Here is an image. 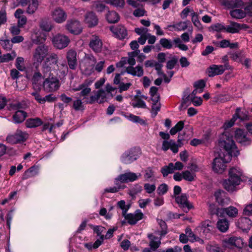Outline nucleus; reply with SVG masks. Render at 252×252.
<instances>
[{
	"mask_svg": "<svg viewBox=\"0 0 252 252\" xmlns=\"http://www.w3.org/2000/svg\"><path fill=\"white\" fill-rule=\"evenodd\" d=\"M41 28L45 31L49 32L52 29V24L46 21H43L40 24Z\"/></svg>",
	"mask_w": 252,
	"mask_h": 252,
	"instance_id": "774afa93",
	"label": "nucleus"
},
{
	"mask_svg": "<svg viewBox=\"0 0 252 252\" xmlns=\"http://www.w3.org/2000/svg\"><path fill=\"white\" fill-rule=\"evenodd\" d=\"M140 154L138 148H132L125 152L121 157V161L125 164H129L137 159Z\"/></svg>",
	"mask_w": 252,
	"mask_h": 252,
	"instance_id": "9b49d317",
	"label": "nucleus"
},
{
	"mask_svg": "<svg viewBox=\"0 0 252 252\" xmlns=\"http://www.w3.org/2000/svg\"><path fill=\"white\" fill-rule=\"evenodd\" d=\"M230 69V65L228 63L224 65L212 64L206 70V73L208 76L214 77L215 76L221 75L226 69Z\"/></svg>",
	"mask_w": 252,
	"mask_h": 252,
	"instance_id": "f8f14e48",
	"label": "nucleus"
},
{
	"mask_svg": "<svg viewBox=\"0 0 252 252\" xmlns=\"http://www.w3.org/2000/svg\"><path fill=\"white\" fill-rule=\"evenodd\" d=\"M43 83L44 90L47 92H54L57 91L60 87L59 80L55 76H47Z\"/></svg>",
	"mask_w": 252,
	"mask_h": 252,
	"instance_id": "9d476101",
	"label": "nucleus"
},
{
	"mask_svg": "<svg viewBox=\"0 0 252 252\" xmlns=\"http://www.w3.org/2000/svg\"><path fill=\"white\" fill-rule=\"evenodd\" d=\"M148 29L146 28H135L134 30L135 32L138 35L142 36V35H146L147 36V35L149 33H148Z\"/></svg>",
	"mask_w": 252,
	"mask_h": 252,
	"instance_id": "338daca9",
	"label": "nucleus"
},
{
	"mask_svg": "<svg viewBox=\"0 0 252 252\" xmlns=\"http://www.w3.org/2000/svg\"><path fill=\"white\" fill-rule=\"evenodd\" d=\"M131 106H132L134 108H146L147 105L145 102L141 100V99H136L135 100L133 101L131 103Z\"/></svg>",
	"mask_w": 252,
	"mask_h": 252,
	"instance_id": "6e6d98bb",
	"label": "nucleus"
},
{
	"mask_svg": "<svg viewBox=\"0 0 252 252\" xmlns=\"http://www.w3.org/2000/svg\"><path fill=\"white\" fill-rule=\"evenodd\" d=\"M42 78V75L39 72H36L34 73L32 81L34 88L39 87L41 83Z\"/></svg>",
	"mask_w": 252,
	"mask_h": 252,
	"instance_id": "4c0bfd02",
	"label": "nucleus"
},
{
	"mask_svg": "<svg viewBox=\"0 0 252 252\" xmlns=\"http://www.w3.org/2000/svg\"><path fill=\"white\" fill-rule=\"evenodd\" d=\"M225 27L226 32L231 33L238 32L241 29L239 24L233 22H230V24Z\"/></svg>",
	"mask_w": 252,
	"mask_h": 252,
	"instance_id": "f704fd0d",
	"label": "nucleus"
},
{
	"mask_svg": "<svg viewBox=\"0 0 252 252\" xmlns=\"http://www.w3.org/2000/svg\"><path fill=\"white\" fill-rule=\"evenodd\" d=\"M173 43V41L172 42L171 39L165 38H161L159 40V43L161 46L166 49H172L174 46Z\"/></svg>",
	"mask_w": 252,
	"mask_h": 252,
	"instance_id": "a18cd8bd",
	"label": "nucleus"
},
{
	"mask_svg": "<svg viewBox=\"0 0 252 252\" xmlns=\"http://www.w3.org/2000/svg\"><path fill=\"white\" fill-rule=\"evenodd\" d=\"M85 23L89 27L95 26L98 23V19L95 14L92 12L87 13L85 17Z\"/></svg>",
	"mask_w": 252,
	"mask_h": 252,
	"instance_id": "cd10ccee",
	"label": "nucleus"
},
{
	"mask_svg": "<svg viewBox=\"0 0 252 252\" xmlns=\"http://www.w3.org/2000/svg\"><path fill=\"white\" fill-rule=\"evenodd\" d=\"M243 172L240 168L235 167L230 168L228 179L225 180L223 183L224 188L229 191H234L236 186L240 184Z\"/></svg>",
	"mask_w": 252,
	"mask_h": 252,
	"instance_id": "7ed1b4c3",
	"label": "nucleus"
},
{
	"mask_svg": "<svg viewBox=\"0 0 252 252\" xmlns=\"http://www.w3.org/2000/svg\"><path fill=\"white\" fill-rule=\"evenodd\" d=\"M235 138L236 140L243 145H247L250 143V138L247 133L243 129H238L235 131Z\"/></svg>",
	"mask_w": 252,
	"mask_h": 252,
	"instance_id": "b1692460",
	"label": "nucleus"
},
{
	"mask_svg": "<svg viewBox=\"0 0 252 252\" xmlns=\"http://www.w3.org/2000/svg\"><path fill=\"white\" fill-rule=\"evenodd\" d=\"M126 72L133 76L141 77L143 75L144 71L142 66L137 65L135 67L129 66L126 68Z\"/></svg>",
	"mask_w": 252,
	"mask_h": 252,
	"instance_id": "c85d7f7f",
	"label": "nucleus"
},
{
	"mask_svg": "<svg viewBox=\"0 0 252 252\" xmlns=\"http://www.w3.org/2000/svg\"><path fill=\"white\" fill-rule=\"evenodd\" d=\"M0 43L3 49L9 50L11 49L12 45L8 39H0Z\"/></svg>",
	"mask_w": 252,
	"mask_h": 252,
	"instance_id": "052dcab7",
	"label": "nucleus"
},
{
	"mask_svg": "<svg viewBox=\"0 0 252 252\" xmlns=\"http://www.w3.org/2000/svg\"><path fill=\"white\" fill-rule=\"evenodd\" d=\"M144 189L147 193H152L156 190V187L155 184L146 183L144 185Z\"/></svg>",
	"mask_w": 252,
	"mask_h": 252,
	"instance_id": "69168bd1",
	"label": "nucleus"
},
{
	"mask_svg": "<svg viewBox=\"0 0 252 252\" xmlns=\"http://www.w3.org/2000/svg\"><path fill=\"white\" fill-rule=\"evenodd\" d=\"M49 53V48L47 45L40 44L37 46L32 53L34 64L37 65L40 64L48 57Z\"/></svg>",
	"mask_w": 252,
	"mask_h": 252,
	"instance_id": "39448f33",
	"label": "nucleus"
},
{
	"mask_svg": "<svg viewBox=\"0 0 252 252\" xmlns=\"http://www.w3.org/2000/svg\"><path fill=\"white\" fill-rule=\"evenodd\" d=\"M102 45V42L98 36L93 35L91 36L89 42V47L94 52H100L101 51Z\"/></svg>",
	"mask_w": 252,
	"mask_h": 252,
	"instance_id": "6ab92c4d",
	"label": "nucleus"
},
{
	"mask_svg": "<svg viewBox=\"0 0 252 252\" xmlns=\"http://www.w3.org/2000/svg\"><path fill=\"white\" fill-rule=\"evenodd\" d=\"M219 145L225 151L224 153L219 154L213 161L212 168L214 172L221 174L226 168V164L229 162L232 156H237L239 154L232 137L228 135L227 131H225L220 138Z\"/></svg>",
	"mask_w": 252,
	"mask_h": 252,
	"instance_id": "f257e3e1",
	"label": "nucleus"
},
{
	"mask_svg": "<svg viewBox=\"0 0 252 252\" xmlns=\"http://www.w3.org/2000/svg\"><path fill=\"white\" fill-rule=\"evenodd\" d=\"M223 212L225 213L229 217L232 218L236 217L238 214V209L233 206H230L229 207L224 208L223 209Z\"/></svg>",
	"mask_w": 252,
	"mask_h": 252,
	"instance_id": "49530a36",
	"label": "nucleus"
},
{
	"mask_svg": "<svg viewBox=\"0 0 252 252\" xmlns=\"http://www.w3.org/2000/svg\"><path fill=\"white\" fill-rule=\"evenodd\" d=\"M184 126V123L183 121L179 122L174 127H173L170 131V133L172 135L176 134L178 131L181 130Z\"/></svg>",
	"mask_w": 252,
	"mask_h": 252,
	"instance_id": "603ef678",
	"label": "nucleus"
},
{
	"mask_svg": "<svg viewBox=\"0 0 252 252\" xmlns=\"http://www.w3.org/2000/svg\"><path fill=\"white\" fill-rule=\"evenodd\" d=\"M161 104L160 102H153L151 110V115L152 117H155L158 112L160 110Z\"/></svg>",
	"mask_w": 252,
	"mask_h": 252,
	"instance_id": "864d4df0",
	"label": "nucleus"
},
{
	"mask_svg": "<svg viewBox=\"0 0 252 252\" xmlns=\"http://www.w3.org/2000/svg\"><path fill=\"white\" fill-rule=\"evenodd\" d=\"M161 172L164 177H167L168 174L173 173V163L171 162L168 165L162 167L161 168Z\"/></svg>",
	"mask_w": 252,
	"mask_h": 252,
	"instance_id": "c03bdc74",
	"label": "nucleus"
},
{
	"mask_svg": "<svg viewBox=\"0 0 252 252\" xmlns=\"http://www.w3.org/2000/svg\"><path fill=\"white\" fill-rule=\"evenodd\" d=\"M29 134L25 131L17 129L13 135L7 136L6 140L10 143H22L25 142L28 138Z\"/></svg>",
	"mask_w": 252,
	"mask_h": 252,
	"instance_id": "ddd939ff",
	"label": "nucleus"
},
{
	"mask_svg": "<svg viewBox=\"0 0 252 252\" xmlns=\"http://www.w3.org/2000/svg\"><path fill=\"white\" fill-rule=\"evenodd\" d=\"M173 43L175 47H178L182 51H187L189 49L186 45L182 43L181 39L178 37L173 39Z\"/></svg>",
	"mask_w": 252,
	"mask_h": 252,
	"instance_id": "3c124183",
	"label": "nucleus"
},
{
	"mask_svg": "<svg viewBox=\"0 0 252 252\" xmlns=\"http://www.w3.org/2000/svg\"><path fill=\"white\" fill-rule=\"evenodd\" d=\"M125 117L133 123H138L141 125H145L146 124V122L141 119L139 116L131 114H128V115H125Z\"/></svg>",
	"mask_w": 252,
	"mask_h": 252,
	"instance_id": "58836bf2",
	"label": "nucleus"
},
{
	"mask_svg": "<svg viewBox=\"0 0 252 252\" xmlns=\"http://www.w3.org/2000/svg\"><path fill=\"white\" fill-rule=\"evenodd\" d=\"M72 108L76 111H83L85 109L83 102L79 98H76L73 101Z\"/></svg>",
	"mask_w": 252,
	"mask_h": 252,
	"instance_id": "a19ab883",
	"label": "nucleus"
},
{
	"mask_svg": "<svg viewBox=\"0 0 252 252\" xmlns=\"http://www.w3.org/2000/svg\"><path fill=\"white\" fill-rule=\"evenodd\" d=\"M113 95H109L106 90L100 89L94 92V94L91 95L90 98L86 100V104H93L95 102L102 103L113 97Z\"/></svg>",
	"mask_w": 252,
	"mask_h": 252,
	"instance_id": "0eeeda50",
	"label": "nucleus"
},
{
	"mask_svg": "<svg viewBox=\"0 0 252 252\" xmlns=\"http://www.w3.org/2000/svg\"><path fill=\"white\" fill-rule=\"evenodd\" d=\"M26 12L29 14H33L37 9L39 5L38 0H28Z\"/></svg>",
	"mask_w": 252,
	"mask_h": 252,
	"instance_id": "7c9ffc66",
	"label": "nucleus"
},
{
	"mask_svg": "<svg viewBox=\"0 0 252 252\" xmlns=\"http://www.w3.org/2000/svg\"><path fill=\"white\" fill-rule=\"evenodd\" d=\"M43 124L42 120L39 118L29 119L26 121V126L29 128H33L39 126Z\"/></svg>",
	"mask_w": 252,
	"mask_h": 252,
	"instance_id": "473e14b6",
	"label": "nucleus"
},
{
	"mask_svg": "<svg viewBox=\"0 0 252 252\" xmlns=\"http://www.w3.org/2000/svg\"><path fill=\"white\" fill-rule=\"evenodd\" d=\"M16 56V54L15 51H13L10 53H7L0 56V62L6 63L10 61L13 60Z\"/></svg>",
	"mask_w": 252,
	"mask_h": 252,
	"instance_id": "79ce46f5",
	"label": "nucleus"
},
{
	"mask_svg": "<svg viewBox=\"0 0 252 252\" xmlns=\"http://www.w3.org/2000/svg\"><path fill=\"white\" fill-rule=\"evenodd\" d=\"M26 116V113L23 111H17L13 116V121L15 123H22L24 121Z\"/></svg>",
	"mask_w": 252,
	"mask_h": 252,
	"instance_id": "c9c22d12",
	"label": "nucleus"
},
{
	"mask_svg": "<svg viewBox=\"0 0 252 252\" xmlns=\"http://www.w3.org/2000/svg\"><path fill=\"white\" fill-rule=\"evenodd\" d=\"M188 26V22H180L172 26V27L177 31H184L186 30Z\"/></svg>",
	"mask_w": 252,
	"mask_h": 252,
	"instance_id": "5fc2aeb1",
	"label": "nucleus"
},
{
	"mask_svg": "<svg viewBox=\"0 0 252 252\" xmlns=\"http://www.w3.org/2000/svg\"><path fill=\"white\" fill-rule=\"evenodd\" d=\"M223 3L228 8L240 7L243 5L242 0H224Z\"/></svg>",
	"mask_w": 252,
	"mask_h": 252,
	"instance_id": "2f4dec72",
	"label": "nucleus"
},
{
	"mask_svg": "<svg viewBox=\"0 0 252 252\" xmlns=\"http://www.w3.org/2000/svg\"><path fill=\"white\" fill-rule=\"evenodd\" d=\"M218 229L222 232H225L228 229L229 222L225 219L219 220L217 224Z\"/></svg>",
	"mask_w": 252,
	"mask_h": 252,
	"instance_id": "72a5a7b5",
	"label": "nucleus"
},
{
	"mask_svg": "<svg viewBox=\"0 0 252 252\" xmlns=\"http://www.w3.org/2000/svg\"><path fill=\"white\" fill-rule=\"evenodd\" d=\"M205 86V83L202 80L195 82L194 84V88L199 90V93H201V92H203V89L204 88Z\"/></svg>",
	"mask_w": 252,
	"mask_h": 252,
	"instance_id": "0e129e2a",
	"label": "nucleus"
},
{
	"mask_svg": "<svg viewBox=\"0 0 252 252\" xmlns=\"http://www.w3.org/2000/svg\"><path fill=\"white\" fill-rule=\"evenodd\" d=\"M15 66L19 70H24L25 67L24 64V58L22 57H18L16 59Z\"/></svg>",
	"mask_w": 252,
	"mask_h": 252,
	"instance_id": "bf43d9fd",
	"label": "nucleus"
},
{
	"mask_svg": "<svg viewBox=\"0 0 252 252\" xmlns=\"http://www.w3.org/2000/svg\"><path fill=\"white\" fill-rule=\"evenodd\" d=\"M196 174L189 170L183 171V179L189 182H192L195 180Z\"/></svg>",
	"mask_w": 252,
	"mask_h": 252,
	"instance_id": "8fccbe9b",
	"label": "nucleus"
},
{
	"mask_svg": "<svg viewBox=\"0 0 252 252\" xmlns=\"http://www.w3.org/2000/svg\"><path fill=\"white\" fill-rule=\"evenodd\" d=\"M93 81L91 79H88L84 81V82L80 84L77 87L73 88L74 91H80L79 95L80 97L83 98L84 102L86 103V100L89 99L90 97H88V95L90 94L91 92V89L90 88L91 85L92 84Z\"/></svg>",
	"mask_w": 252,
	"mask_h": 252,
	"instance_id": "1a4fd4ad",
	"label": "nucleus"
},
{
	"mask_svg": "<svg viewBox=\"0 0 252 252\" xmlns=\"http://www.w3.org/2000/svg\"><path fill=\"white\" fill-rule=\"evenodd\" d=\"M210 29L212 31L215 32H220L222 30H225L226 31V27L220 23L212 25L211 26Z\"/></svg>",
	"mask_w": 252,
	"mask_h": 252,
	"instance_id": "e2e57ef3",
	"label": "nucleus"
},
{
	"mask_svg": "<svg viewBox=\"0 0 252 252\" xmlns=\"http://www.w3.org/2000/svg\"><path fill=\"white\" fill-rule=\"evenodd\" d=\"M175 199L180 207L182 208L186 212H188L192 207L191 205H189L186 194H182L181 196H177Z\"/></svg>",
	"mask_w": 252,
	"mask_h": 252,
	"instance_id": "a878e982",
	"label": "nucleus"
},
{
	"mask_svg": "<svg viewBox=\"0 0 252 252\" xmlns=\"http://www.w3.org/2000/svg\"><path fill=\"white\" fill-rule=\"evenodd\" d=\"M184 140H188V138H184L183 135L180 133L178 136V144L176 143L173 140H163L161 149L165 152L170 149L173 153L175 154L177 153L179 151V148L181 147L183 145L182 141Z\"/></svg>",
	"mask_w": 252,
	"mask_h": 252,
	"instance_id": "6e6552de",
	"label": "nucleus"
},
{
	"mask_svg": "<svg viewBox=\"0 0 252 252\" xmlns=\"http://www.w3.org/2000/svg\"><path fill=\"white\" fill-rule=\"evenodd\" d=\"M201 228L203 232L207 234L212 231L213 227L210 224V221L206 220L202 222L200 224Z\"/></svg>",
	"mask_w": 252,
	"mask_h": 252,
	"instance_id": "09e8293b",
	"label": "nucleus"
},
{
	"mask_svg": "<svg viewBox=\"0 0 252 252\" xmlns=\"http://www.w3.org/2000/svg\"><path fill=\"white\" fill-rule=\"evenodd\" d=\"M241 109L240 108H237L236 113L233 116L231 120L228 122H225L223 125V127L226 130V129L231 127L233 126L235 121L239 118L241 120H244L247 119L248 116L246 114H242L241 113Z\"/></svg>",
	"mask_w": 252,
	"mask_h": 252,
	"instance_id": "aec40b11",
	"label": "nucleus"
},
{
	"mask_svg": "<svg viewBox=\"0 0 252 252\" xmlns=\"http://www.w3.org/2000/svg\"><path fill=\"white\" fill-rule=\"evenodd\" d=\"M111 31L115 37L120 39H124L127 35L126 29L122 25L111 27Z\"/></svg>",
	"mask_w": 252,
	"mask_h": 252,
	"instance_id": "5701e85b",
	"label": "nucleus"
},
{
	"mask_svg": "<svg viewBox=\"0 0 252 252\" xmlns=\"http://www.w3.org/2000/svg\"><path fill=\"white\" fill-rule=\"evenodd\" d=\"M243 245V240L240 237H232L223 241V246L226 248H231L232 246L241 248Z\"/></svg>",
	"mask_w": 252,
	"mask_h": 252,
	"instance_id": "4be33fe9",
	"label": "nucleus"
},
{
	"mask_svg": "<svg viewBox=\"0 0 252 252\" xmlns=\"http://www.w3.org/2000/svg\"><path fill=\"white\" fill-rule=\"evenodd\" d=\"M191 21L193 23L194 26H195L198 30H201L203 29V26L201 24L200 22L198 20V15L192 11L191 13Z\"/></svg>",
	"mask_w": 252,
	"mask_h": 252,
	"instance_id": "de8ad7c7",
	"label": "nucleus"
},
{
	"mask_svg": "<svg viewBox=\"0 0 252 252\" xmlns=\"http://www.w3.org/2000/svg\"><path fill=\"white\" fill-rule=\"evenodd\" d=\"M52 41L55 47L62 49L67 46L70 42V39L66 35L59 34L53 37Z\"/></svg>",
	"mask_w": 252,
	"mask_h": 252,
	"instance_id": "2eb2a0df",
	"label": "nucleus"
},
{
	"mask_svg": "<svg viewBox=\"0 0 252 252\" xmlns=\"http://www.w3.org/2000/svg\"><path fill=\"white\" fill-rule=\"evenodd\" d=\"M39 166L38 165H33L27 170L23 174L22 180H26L28 178L34 177L39 173Z\"/></svg>",
	"mask_w": 252,
	"mask_h": 252,
	"instance_id": "c756f323",
	"label": "nucleus"
},
{
	"mask_svg": "<svg viewBox=\"0 0 252 252\" xmlns=\"http://www.w3.org/2000/svg\"><path fill=\"white\" fill-rule=\"evenodd\" d=\"M216 201L221 205H225L229 204L230 200L226 196L225 193L222 190H218L214 193Z\"/></svg>",
	"mask_w": 252,
	"mask_h": 252,
	"instance_id": "393cba45",
	"label": "nucleus"
},
{
	"mask_svg": "<svg viewBox=\"0 0 252 252\" xmlns=\"http://www.w3.org/2000/svg\"><path fill=\"white\" fill-rule=\"evenodd\" d=\"M126 188L125 185H121L119 184L116 186L106 188L104 189V192L115 193L118 192L121 189H124Z\"/></svg>",
	"mask_w": 252,
	"mask_h": 252,
	"instance_id": "4d7b16f0",
	"label": "nucleus"
},
{
	"mask_svg": "<svg viewBox=\"0 0 252 252\" xmlns=\"http://www.w3.org/2000/svg\"><path fill=\"white\" fill-rule=\"evenodd\" d=\"M157 221L161 228V230L159 233L160 237H156L152 234H150L148 235V237L150 239L149 246L151 249L153 251L156 250L160 246L161 237L167 233V225L165 222L159 219H158Z\"/></svg>",
	"mask_w": 252,
	"mask_h": 252,
	"instance_id": "20e7f679",
	"label": "nucleus"
},
{
	"mask_svg": "<svg viewBox=\"0 0 252 252\" xmlns=\"http://www.w3.org/2000/svg\"><path fill=\"white\" fill-rule=\"evenodd\" d=\"M138 53H139V50H135L128 53V57L127 59H126V61L130 66H133L135 64L136 61L135 58Z\"/></svg>",
	"mask_w": 252,
	"mask_h": 252,
	"instance_id": "ea45409f",
	"label": "nucleus"
},
{
	"mask_svg": "<svg viewBox=\"0 0 252 252\" xmlns=\"http://www.w3.org/2000/svg\"><path fill=\"white\" fill-rule=\"evenodd\" d=\"M106 19L110 23H115L118 22L120 17L118 14L114 11H109L106 15Z\"/></svg>",
	"mask_w": 252,
	"mask_h": 252,
	"instance_id": "e433bc0d",
	"label": "nucleus"
},
{
	"mask_svg": "<svg viewBox=\"0 0 252 252\" xmlns=\"http://www.w3.org/2000/svg\"><path fill=\"white\" fill-rule=\"evenodd\" d=\"M140 176H141V174L140 173L137 175L136 174L133 172H126L118 176L115 180V184L116 185H118L119 182L125 183L129 182H133L136 180L138 177Z\"/></svg>",
	"mask_w": 252,
	"mask_h": 252,
	"instance_id": "4468645a",
	"label": "nucleus"
},
{
	"mask_svg": "<svg viewBox=\"0 0 252 252\" xmlns=\"http://www.w3.org/2000/svg\"><path fill=\"white\" fill-rule=\"evenodd\" d=\"M52 19L57 23H63L67 19L66 12L61 7L55 8L51 12Z\"/></svg>",
	"mask_w": 252,
	"mask_h": 252,
	"instance_id": "f3484780",
	"label": "nucleus"
},
{
	"mask_svg": "<svg viewBox=\"0 0 252 252\" xmlns=\"http://www.w3.org/2000/svg\"><path fill=\"white\" fill-rule=\"evenodd\" d=\"M96 63V59L92 55H87L80 63V68L83 74L90 75L94 71V64Z\"/></svg>",
	"mask_w": 252,
	"mask_h": 252,
	"instance_id": "423d86ee",
	"label": "nucleus"
},
{
	"mask_svg": "<svg viewBox=\"0 0 252 252\" xmlns=\"http://www.w3.org/2000/svg\"><path fill=\"white\" fill-rule=\"evenodd\" d=\"M123 217L129 224L133 225L143 218L144 214L141 210H136L133 213H126Z\"/></svg>",
	"mask_w": 252,
	"mask_h": 252,
	"instance_id": "a211bd4d",
	"label": "nucleus"
},
{
	"mask_svg": "<svg viewBox=\"0 0 252 252\" xmlns=\"http://www.w3.org/2000/svg\"><path fill=\"white\" fill-rule=\"evenodd\" d=\"M238 227L241 229L243 231L249 230L252 225L251 220L248 218H241L238 220L236 222Z\"/></svg>",
	"mask_w": 252,
	"mask_h": 252,
	"instance_id": "bb28decb",
	"label": "nucleus"
},
{
	"mask_svg": "<svg viewBox=\"0 0 252 252\" xmlns=\"http://www.w3.org/2000/svg\"><path fill=\"white\" fill-rule=\"evenodd\" d=\"M32 40L36 44H41L46 40V36L43 33H40L39 36L36 35L35 38L32 36Z\"/></svg>",
	"mask_w": 252,
	"mask_h": 252,
	"instance_id": "680f3d73",
	"label": "nucleus"
},
{
	"mask_svg": "<svg viewBox=\"0 0 252 252\" xmlns=\"http://www.w3.org/2000/svg\"><path fill=\"white\" fill-rule=\"evenodd\" d=\"M77 53L73 50H69L66 53V59L68 66L71 69H75L77 66Z\"/></svg>",
	"mask_w": 252,
	"mask_h": 252,
	"instance_id": "412c9836",
	"label": "nucleus"
},
{
	"mask_svg": "<svg viewBox=\"0 0 252 252\" xmlns=\"http://www.w3.org/2000/svg\"><path fill=\"white\" fill-rule=\"evenodd\" d=\"M65 28L70 33L75 35L79 34L83 29L80 23L76 20L67 21Z\"/></svg>",
	"mask_w": 252,
	"mask_h": 252,
	"instance_id": "dca6fc26",
	"label": "nucleus"
},
{
	"mask_svg": "<svg viewBox=\"0 0 252 252\" xmlns=\"http://www.w3.org/2000/svg\"><path fill=\"white\" fill-rule=\"evenodd\" d=\"M58 63V55L55 53H51L46 59L42 65L44 76H58L60 78L64 76L68 71L67 66L65 63L60 65Z\"/></svg>",
	"mask_w": 252,
	"mask_h": 252,
	"instance_id": "f03ea898",
	"label": "nucleus"
},
{
	"mask_svg": "<svg viewBox=\"0 0 252 252\" xmlns=\"http://www.w3.org/2000/svg\"><path fill=\"white\" fill-rule=\"evenodd\" d=\"M231 16L234 18L241 19L245 17L246 15L245 10L243 11L242 9H237L230 11Z\"/></svg>",
	"mask_w": 252,
	"mask_h": 252,
	"instance_id": "37998d69",
	"label": "nucleus"
},
{
	"mask_svg": "<svg viewBox=\"0 0 252 252\" xmlns=\"http://www.w3.org/2000/svg\"><path fill=\"white\" fill-rule=\"evenodd\" d=\"M117 206L122 210V215L125 216L129 208V206L126 205L124 200H121L117 203Z\"/></svg>",
	"mask_w": 252,
	"mask_h": 252,
	"instance_id": "13d9d810",
	"label": "nucleus"
}]
</instances>
